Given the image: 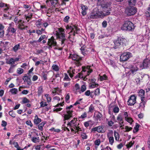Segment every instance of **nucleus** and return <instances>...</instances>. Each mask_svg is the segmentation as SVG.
Returning a JSON list of instances; mask_svg holds the SVG:
<instances>
[{"label": "nucleus", "mask_w": 150, "mask_h": 150, "mask_svg": "<svg viewBox=\"0 0 150 150\" xmlns=\"http://www.w3.org/2000/svg\"><path fill=\"white\" fill-rule=\"evenodd\" d=\"M9 33H8V32L6 34V36L7 37V38L8 40H11L12 35H11Z\"/></svg>", "instance_id": "52"}, {"label": "nucleus", "mask_w": 150, "mask_h": 150, "mask_svg": "<svg viewBox=\"0 0 150 150\" xmlns=\"http://www.w3.org/2000/svg\"><path fill=\"white\" fill-rule=\"evenodd\" d=\"M117 120L119 121H122V118L120 115H118L117 117Z\"/></svg>", "instance_id": "64"}, {"label": "nucleus", "mask_w": 150, "mask_h": 150, "mask_svg": "<svg viewBox=\"0 0 150 150\" xmlns=\"http://www.w3.org/2000/svg\"><path fill=\"white\" fill-rule=\"evenodd\" d=\"M90 67L88 66L86 67V68L85 67H82V71L80 73H79L77 75L75 76V78H83V72H85L87 71L86 69L88 70L87 71V75H88L89 74L92 72L93 70L91 69H90Z\"/></svg>", "instance_id": "6"}, {"label": "nucleus", "mask_w": 150, "mask_h": 150, "mask_svg": "<svg viewBox=\"0 0 150 150\" xmlns=\"http://www.w3.org/2000/svg\"><path fill=\"white\" fill-rule=\"evenodd\" d=\"M125 129H126L125 132H128L131 130L132 128V127H129L128 126H126Z\"/></svg>", "instance_id": "60"}, {"label": "nucleus", "mask_w": 150, "mask_h": 150, "mask_svg": "<svg viewBox=\"0 0 150 150\" xmlns=\"http://www.w3.org/2000/svg\"><path fill=\"white\" fill-rule=\"evenodd\" d=\"M57 36L60 39V40L61 41V45L63 47L65 45L64 42L66 40L65 35L64 34V29L62 28H58V30L57 31Z\"/></svg>", "instance_id": "2"}, {"label": "nucleus", "mask_w": 150, "mask_h": 150, "mask_svg": "<svg viewBox=\"0 0 150 150\" xmlns=\"http://www.w3.org/2000/svg\"><path fill=\"white\" fill-rule=\"evenodd\" d=\"M81 7L82 9L81 14L83 16H84L86 14L88 8L87 6L83 4L81 5Z\"/></svg>", "instance_id": "19"}, {"label": "nucleus", "mask_w": 150, "mask_h": 150, "mask_svg": "<svg viewBox=\"0 0 150 150\" xmlns=\"http://www.w3.org/2000/svg\"><path fill=\"white\" fill-rule=\"evenodd\" d=\"M95 110L94 106L93 104H91L89 107L88 113H92Z\"/></svg>", "instance_id": "26"}, {"label": "nucleus", "mask_w": 150, "mask_h": 150, "mask_svg": "<svg viewBox=\"0 0 150 150\" xmlns=\"http://www.w3.org/2000/svg\"><path fill=\"white\" fill-rule=\"evenodd\" d=\"M113 111L114 113H118L119 111V108L117 106H115L113 108Z\"/></svg>", "instance_id": "49"}, {"label": "nucleus", "mask_w": 150, "mask_h": 150, "mask_svg": "<svg viewBox=\"0 0 150 150\" xmlns=\"http://www.w3.org/2000/svg\"><path fill=\"white\" fill-rule=\"evenodd\" d=\"M103 10L104 11V14H106L107 12L109 13V15L110 13V11H111L110 7V4L108 3H106L105 4H100Z\"/></svg>", "instance_id": "11"}, {"label": "nucleus", "mask_w": 150, "mask_h": 150, "mask_svg": "<svg viewBox=\"0 0 150 150\" xmlns=\"http://www.w3.org/2000/svg\"><path fill=\"white\" fill-rule=\"evenodd\" d=\"M109 13L107 12L104 14L103 12L100 11L98 8H95L92 11L90 14L89 17L90 18L96 19L103 17L104 16L109 15Z\"/></svg>", "instance_id": "1"}, {"label": "nucleus", "mask_w": 150, "mask_h": 150, "mask_svg": "<svg viewBox=\"0 0 150 150\" xmlns=\"http://www.w3.org/2000/svg\"><path fill=\"white\" fill-rule=\"evenodd\" d=\"M77 118H74L73 120L68 122L67 124L68 125L74 128L75 130H76V132H78L79 131L81 130V128L78 126L79 123L77 122Z\"/></svg>", "instance_id": "5"}, {"label": "nucleus", "mask_w": 150, "mask_h": 150, "mask_svg": "<svg viewBox=\"0 0 150 150\" xmlns=\"http://www.w3.org/2000/svg\"><path fill=\"white\" fill-rule=\"evenodd\" d=\"M43 61L42 60H40L39 61H37L36 62L35 65L36 66H38L40 64H43L42 63Z\"/></svg>", "instance_id": "63"}, {"label": "nucleus", "mask_w": 150, "mask_h": 150, "mask_svg": "<svg viewBox=\"0 0 150 150\" xmlns=\"http://www.w3.org/2000/svg\"><path fill=\"white\" fill-rule=\"evenodd\" d=\"M72 107V105H71L67 107H66V110L67 114L64 115V120H68L70 118L72 117L73 111L72 110H70Z\"/></svg>", "instance_id": "7"}, {"label": "nucleus", "mask_w": 150, "mask_h": 150, "mask_svg": "<svg viewBox=\"0 0 150 150\" xmlns=\"http://www.w3.org/2000/svg\"><path fill=\"white\" fill-rule=\"evenodd\" d=\"M69 57L70 58H71L73 60L76 61L74 63L76 66H79L81 65L80 61L81 60L82 58L76 54H70Z\"/></svg>", "instance_id": "8"}, {"label": "nucleus", "mask_w": 150, "mask_h": 150, "mask_svg": "<svg viewBox=\"0 0 150 150\" xmlns=\"http://www.w3.org/2000/svg\"><path fill=\"white\" fill-rule=\"evenodd\" d=\"M47 44L49 46V47L51 48H52V46L54 47L56 46L57 45V43L56 40L53 36L48 39Z\"/></svg>", "instance_id": "12"}, {"label": "nucleus", "mask_w": 150, "mask_h": 150, "mask_svg": "<svg viewBox=\"0 0 150 150\" xmlns=\"http://www.w3.org/2000/svg\"><path fill=\"white\" fill-rule=\"evenodd\" d=\"M16 66V65H11L9 69L8 70L9 73H12L13 71V68Z\"/></svg>", "instance_id": "44"}, {"label": "nucleus", "mask_w": 150, "mask_h": 150, "mask_svg": "<svg viewBox=\"0 0 150 150\" xmlns=\"http://www.w3.org/2000/svg\"><path fill=\"white\" fill-rule=\"evenodd\" d=\"M139 125L137 123H136L135 126L134 127L133 132L135 133L137 132L139 130Z\"/></svg>", "instance_id": "35"}, {"label": "nucleus", "mask_w": 150, "mask_h": 150, "mask_svg": "<svg viewBox=\"0 0 150 150\" xmlns=\"http://www.w3.org/2000/svg\"><path fill=\"white\" fill-rule=\"evenodd\" d=\"M80 50L81 51V53L84 56H85L87 55V54L88 53V52H90V51H89L87 49L83 47H81Z\"/></svg>", "instance_id": "21"}, {"label": "nucleus", "mask_w": 150, "mask_h": 150, "mask_svg": "<svg viewBox=\"0 0 150 150\" xmlns=\"http://www.w3.org/2000/svg\"><path fill=\"white\" fill-rule=\"evenodd\" d=\"M108 138L109 139V143L111 145H112L114 142V137L112 136L110 137L109 134L107 135Z\"/></svg>", "instance_id": "27"}, {"label": "nucleus", "mask_w": 150, "mask_h": 150, "mask_svg": "<svg viewBox=\"0 0 150 150\" xmlns=\"http://www.w3.org/2000/svg\"><path fill=\"white\" fill-rule=\"evenodd\" d=\"M137 11V8L134 7H129L126 9L125 13L128 16H129L134 15Z\"/></svg>", "instance_id": "9"}, {"label": "nucleus", "mask_w": 150, "mask_h": 150, "mask_svg": "<svg viewBox=\"0 0 150 150\" xmlns=\"http://www.w3.org/2000/svg\"><path fill=\"white\" fill-rule=\"evenodd\" d=\"M30 101L26 97H24L23 98L22 102L23 103H29Z\"/></svg>", "instance_id": "50"}, {"label": "nucleus", "mask_w": 150, "mask_h": 150, "mask_svg": "<svg viewBox=\"0 0 150 150\" xmlns=\"http://www.w3.org/2000/svg\"><path fill=\"white\" fill-rule=\"evenodd\" d=\"M142 102L140 104V106L144 108L145 107V104L146 103V100L144 98L141 99Z\"/></svg>", "instance_id": "32"}, {"label": "nucleus", "mask_w": 150, "mask_h": 150, "mask_svg": "<svg viewBox=\"0 0 150 150\" xmlns=\"http://www.w3.org/2000/svg\"><path fill=\"white\" fill-rule=\"evenodd\" d=\"M114 135L115 140L116 141H119L120 139V135L119 133L116 131H114Z\"/></svg>", "instance_id": "31"}, {"label": "nucleus", "mask_w": 150, "mask_h": 150, "mask_svg": "<svg viewBox=\"0 0 150 150\" xmlns=\"http://www.w3.org/2000/svg\"><path fill=\"white\" fill-rule=\"evenodd\" d=\"M23 79L25 81L27 82L28 83H30V79L29 78L28 76H24L23 78Z\"/></svg>", "instance_id": "41"}, {"label": "nucleus", "mask_w": 150, "mask_h": 150, "mask_svg": "<svg viewBox=\"0 0 150 150\" xmlns=\"http://www.w3.org/2000/svg\"><path fill=\"white\" fill-rule=\"evenodd\" d=\"M145 91L143 89H141L139 92V96L141 97V99L142 98H144V95Z\"/></svg>", "instance_id": "28"}, {"label": "nucleus", "mask_w": 150, "mask_h": 150, "mask_svg": "<svg viewBox=\"0 0 150 150\" xmlns=\"http://www.w3.org/2000/svg\"><path fill=\"white\" fill-rule=\"evenodd\" d=\"M87 117V113L86 112H84L80 117H79L80 118H84Z\"/></svg>", "instance_id": "57"}, {"label": "nucleus", "mask_w": 150, "mask_h": 150, "mask_svg": "<svg viewBox=\"0 0 150 150\" xmlns=\"http://www.w3.org/2000/svg\"><path fill=\"white\" fill-rule=\"evenodd\" d=\"M52 68L53 70L55 71H58L59 70V67L56 65L53 64L52 66Z\"/></svg>", "instance_id": "42"}, {"label": "nucleus", "mask_w": 150, "mask_h": 150, "mask_svg": "<svg viewBox=\"0 0 150 150\" xmlns=\"http://www.w3.org/2000/svg\"><path fill=\"white\" fill-rule=\"evenodd\" d=\"M43 90L42 86L39 87L38 88V96H40L43 93Z\"/></svg>", "instance_id": "40"}, {"label": "nucleus", "mask_w": 150, "mask_h": 150, "mask_svg": "<svg viewBox=\"0 0 150 150\" xmlns=\"http://www.w3.org/2000/svg\"><path fill=\"white\" fill-rule=\"evenodd\" d=\"M134 28L133 24L129 21H125L121 27V29L123 30L131 31Z\"/></svg>", "instance_id": "3"}, {"label": "nucleus", "mask_w": 150, "mask_h": 150, "mask_svg": "<svg viewBox=\"0 0 150 150\" xmlns=\"http://www.w3.org/2000/svg\"><path fill=\"white\" fill-rule=\"evenodd\" d=\"M150 65L149 61L147 59L144 60L143 63L140 65V67L142 69L147 68Z\"/></svg>", "instance_id": "17"}, {"label": "nucleus", "mask_w": 150, "mask_h": 150, "mask_svg": "<svg viewBox=\"0 0 150 150\" xmlns=\"http://www.w3.org/2000/svg\"><path fill=\"white\" fill-rule=\"evenodd\" d=\"M86 89V86L84 85L81 86V90L79 91L80 93L84 92Z\"/></svg>", "instance_id": "38"}, {"label": "nucleus", "mask_w": 150, "mask_h": 150, "mask_svg": "<svg viewBox=\"0 0 150 150\" xmlns=\"http://www.w3.org/2000/svg\"><path fill=\"white\" fill-rule=\"evenodd\" d=\"M9 114L13 118L16 117V114L13 110L10 111L9 112Z\"/></svg>", "instance_id": "51"}, {"label": "nucleus", "mask_w": 150, "mask_h": 150, "mask_svg": "<svg viewBox=\"0 0 150 150\" xmlns=\"http://www.w3.org/2000/svg\"><path fill=\"white\" fill-rule=\"evenodd\" d=\"M102 117V115L100 112H98L96 114L95 118L96 120L98 121H100Z\"/></svg>", "instance_id": "25"}, {"label": "nucleus", "mask_w": 150, "mask_h": 150, "mask_svg": "<svg viewBox=\"0 0 150 150\" xmlns=\"http://www.w3.org/2000/svg\"><path fill=\"white\" fill-rule=\"evenodd\" d=\"M70 79L69 78L67 74H65V77L64 79V80L69 81L70 80Z\"/></svg>", "instance_id": "58"}, {"label": "nucleus", "mask_w": 150, "mask_h": 150, "mask_svg": "<svg viewBox=\"0 0 150 150\" xmlns=\"http://www.w3.org/2000/svg\"><path fill=\"white\" fill-rule=\"evenodd\" d=\"M52 5L55 6L58 3V0H50Z\"/></svg>", "instance_id": "47"}, {"label": "nucleus", "mask_w": 150, "mask_h": 150, "mask_svg": "<svg viewBox=\"0 0 150 150\" xmlns=\"http://www.w3.org/2000/svg\"><path fill=\"white\" fill-rule=\"evenodd\" d=\"M41 121V119L38 118L37 115H36L35 117V119L34 120V122L35 125L39 124Z\"/></svg>", "instance_id": "24"}, {"label": "nucleus", "mask_w": 150, "mask_h": 150, "mask_svg": "<svg viewBox=\"0 0 150 150\" xmlns=\"http://www.w3.org/2000/svg\"><path fill=\"white\" fill-rule=\"evenodd\" d=\"M107 77L105 74H104L102 76H100V79L101 81L106 80L107 79Z\"/></svg>", "instance_id": "54"}, {"label": "nucleus", "mask_w": 150, "mask_h": 150, "mask_svg": "<svg viewBox=\"0 0 150 150\" xmlns=\"http://www.w3.org/2000/svg\"><path fill=\"white\" fill-rule=\"evenodd\" d=\"M81 135L83 139H86L87 138V136L85 133H81Z\"/></svg>", "instance_id": "59"}, {"label": "nucleus", "mask_w": 150, "mask_h": 150, "mask_svg": "<svg viewBox=\"0 0 150 150\" xmlns=\"http://www.w3.org/2000/svg\"><path fill=\"white\" fill-rule=\"evenodd\" d=\"M93 92H91L90 90H87L84 93V95L87 96H90V97L91 98H93Z\"/></svg>", "instance_id": "30"}, {"label": "nucleus", "mask_w": 150, "mask_h": 150, "mask_svg": "<svg viewBox=\"0 0 150 150\" xmlns=\"http://www.w3.org/2000/svg\"><path fill=\"white\" fill-rule=\"evenodd\" d=\"M9 92L12 94H16L18 93V90L17 89L14 88L10 89Z\"/></svg>", "instance_id": "33"}, {"label": "nucleus", "mask_w": 150, "mask_h": 150, "mask_svg": "<svg viewBox=\"0 0 150 150\" xmlns=\"http://www.w3.org/2000/svg\"><path fill=\"white\" fill-rule=\"evenodd\" d=\"M128 1L130 6L134 5L136 3V0H128Z\"/></svg>", "instance_id": "36"}, {"label": "nucleus", "mask_w": 150, "mask_h": 150, "mask_svg": "<svg viewBox=\"0 0 150 150\" xmlns=\"http://www.w3.org/2000/svg\"><path fill=\"white\" fill-rule=\"evenodd\" d=\"M60 90L58 87L54 88L52 90V93L53 96H54L56 94V93H57V91H59Z\"/></svg>", "instance_id": "29"}, {"label": "nucleus", "mask_w": 150, "mask_h": 150, "mask_svg": "<svg viewBox=\"0 0 150 150\" xmlns=\"http://www.w3.org/2000/svg\"><path fill=\"white\" fill-rule=\"evenodd\" d=\"M39 137H33L31 139L32 141L34 142V143H36L37 142H39Z\"/></svg>", "instance_id": "46"}, {"label": "nucleus", "mask_w": 150, "mask_h": 150, "mask_svg": "<svg viewBox=\"0 0 150 150\" xmlns=\"http://www.w3.org/2000/svg\"><path fill=\"white\" fill-rule=\"evenodd\" d=\"M45 124V122H42L38 126L39 129L42 131L43 130V127L44 126Z\"/></svg>", "instance_id": "34"}, {"label": "nucleus", "mask_w": 150, "mask_h": 150, "mask_svg": "<svg viewBox=\"0 0 150 150\" xmlns=\"http://www.w3.org/2000/svg\"><path fill=\"white\" fill-rule=\"evenodd\" d=\"M47 104L45 102H44L42 101L40 102V106L42 107H44L45 106H47Z\"/></svg>", "instance_id": "62"}, {"label": "nucleus", "mask_w": 150, "mask_h": 150, "mask_svg": "<svg viewBox=\"0 0 150 150\" xmlns=\"http://www.w3.org/2000/svg\"><path fill=\"white\" fill-rule=\"evenodd\" d=\"M45 97H46L47 101L48 102H49L51 101V98L48 94H45Z\"/></svg>", "instance_id": "48"}, {"label": "nucleus", "mask_w": 150, "mask_h": 150, "mask_svg": "<svg viewBox=\"0 0 150 150\" xmlns=\"http://www.w3.org/2000/svg\"><path fill=\"white\" fill-rule=\"evenodd\" d=\"M18 19L16 17H15L14 19V21L15 23L17 25L18 28L21 30H23L25 29H27L28 26L24 24L25 22L22 20H19L18 21Z\"/></svg>", "instance_id": "4"}, {"label": "nucleus", "mask_w": 150, "mask_h": 150, "mask_svg": "<svg viewBox=\"0 0 150 150\" xmlns=\"http://www.w3.org/2000/svg\"><path fill=\"white\" fill-rule=\"evenodd\" d=\"M136 97L134 95H131L127 101V103L130 106L134 105L136 101Z\"/></svg>", "instance_id": "14"}, {"label": "nucleus", "mask_w": 150, "mask_h": 150, "mask_svg": "<svg viewBox=\"0 0 150 150\" xmlns=\"http://www.w3.org/2000/svg\"><path fill=\"white\" fill-rule=\"evenodd\" d=\"M117 40L122 47L125 45V42L126 41V39L120 37L118 38Z\"/></svg>", "instance_id": "20"}, {"label": "nucleus", "mask_w": 150, "mask_h": 150, "mask_svg": "<svg viewBox=\"0 0 150 150\" xmlns=\"http://www.w3.org/2000/svg\"><path fill=\"white\" fill-rule=\"evenodd\" d=\"M9 26L8 27L7 31L8 32V33H10L12 34H16L17 29L16 28H14V23H11L9 25Z\"/></svg>", "instance_id": "13"}, {"label": "nucleus", "mask_w": 150, "mask_h": 150, "mask_svg": "<svg viewBox=\"0 0 150 150\" xmlns=\"http://www.w3.org/2000/svg\"><path fill=\"white\" fill-rule=\"evenodd\" d=\"M126 120L127 122L130 123V124H132V122H133L132 119L130 117H128L127 118L125 119Z\"/></svg>", "instance_id": "61"}, {"label": "nucleus", "mask_w": 150, "mask_h": 150, "mask_svg": "<svg viewBox=\"0 0 150 150\" xmlns=\"http://www.w3.org/2000/svg\"><path fill=\"white\" fill-rule=\"evenodd\" d=\"M6 63L7 64H11V65H13L14 64V60L13 58H11L10 59H6Z\"/></svg>", "instance_id": "22"}, {"label": "nucleus", "mask_w": 150, "mask_h": 150, "mask_svg": "<svg viewBox=\"0 0 150 150\" xmlns=\"http://www.w3.org/2000/svg\"><path fill=\"white\" fill-rule=\"evenodd\" d=\"M68 28L71 29V31L70 32L71 33L72 31H74L73 35L75 36V33H78V31H79V29L76 26L73 25L72 26H70Z\"/></svg>", "instance_id": "18"}, {"label": "nucleus", "mask_w": 150, "mask_h": 150, "mask_svg": "<svg viewBox=\"0 0 150 150\" xmlns=\"http://www.w3.org/2000/svg\"><path fill=\"white\" fill-rule=\"evenodd\" d=\"M132 56V54L129 52H124L120 56V60L124 62L127 60Z\"/></svg>", "instance_id": "10"}, {"label": "nucleus", "mask_w": 150, "mask_h": 150, "mask_svg": "<svg viewBox=\"0 0 150 150\" xmlns=\"http://www.w3.org/2000/svg\"><path fill=\"white\" fill-rule=\"evenodd\" d=\"M104 127L103 126H99L92 128V131H97L98 133H103L105 131L103 129Z\"/></svg>", "instance_id": "15"}, {"label": "nucleus", "mask_w": 150, "mask_h": 150, "mask_svg": "<svg viewBox=\"0 0 150 150\" xmlns=\"http://www.w3.org/2000/svg\"><path fill=\"white\" fill-rule=\"evenodd\" d=\"M33 16V14L32 13H28V15L27 16H25V18L27 20V22H28L31 19Z\"/></svg>", "instance_id": "39"}, {"label": "nucleus", "mask_w": 150, "mask_h": 150, "mask_svg": "<svg viewBox=\"0 0 150 150\" xmlns=\"http://www.w3.org/2000/svg\"><path fill=\"white\" fill-rule=\"evenodd\" d=\"M42 145H39L35 147V149L36 150H43V149L42 147Z\"/></svg>", "instance_id": "55"}, {"label": "nucleus", "mask_w": 150, "mask_h": 150, "mask_svg": "<svg viewBox=\"0 0 150 150\" xmlns=\"http://www.w3.org/2000/svg\"><path fill=\"white\" fill-rule=\"evenodd\" d=\"M114 43L115 45L113 47V48L114 49H116L119 47H122L117 39L115 40L114 41Z\"/></svg>", "instance_id": "23"}, {"label": "nucleus", "mask_w": 150, "mask_h": 150, "mask_svg": "<svg viewBox=\"0 0 150 150\" xmlns=\"http://www.w3.org/2000/svg\"><path fill=\"white\" fill-rule=\"evenodd\" d=\"M17 72L18 74H21L23 72V70L21 68H18L17 69Z\"/></svg>", "instance_id": "53"}, {"label": "nucleus", "mask_w": 150, "mask_h": 150, "mask_svg": "<svg viewBox=\"0 0 150 150\" xmlns=\"http://www.w3.org/2000/svg\"><path fill=\"white\" fill-rule=\"evenodd\" d=\"M128 68L130 69V71L132 74H135L138 70V68L136 65L129 64Z\"/></svg>", "instance_id": "16"}, {"label": "nucleus", "mask_w": 150, "mask_h": 150, "mask_svg": "<svg viewBox=\"0 0 150 150\" xmlns=\"http://www.w3.org/2000/svg\"><path fill=\"white\" fill-rule=\"evenodd\" d=\"M146 16L147 17H150V4L149 5V6L148 7L146 13Z\"/></svg>", "instance_id": "45"}, {"label": "nucleus", "mask_w": 150, "mask_h": 150, "mask_svg": "<svg viewBox=\"0 0 150 150\" xmlns=\"http://www.w3.org/2000/svg\"><path fill=\"white\" fill-rule=\"evenodd\" d=\"M20 46V44L16 45L13 48V50L14 52H16L19 49Z\"/></svg>", "instance_id": "37"}, {"label": "nucleus", "mask_w": 150, "mask_h": 150, "mask_svg": "<svg viewBox=\"0 0 150 150\" xmlns=\"http://www.w3.org/2000/svg\"><path fill=\"white\" fill-rule=\"evenodd\" d=\"M41 20H38L36 23V25L38 28L40 27L41 25L42 24L41 22Z\"/></svg>", "instance_id": "43"}, {"label": "nucleus", "mask_w": 150, "mask_h": 150, "mask_svg": "<svg viewBox=\"0 0 150 150\" xmlns=\"http://www.w3.org/2000/svg\"><path fill=\"white\" fill-rule=\"evenodd\" d=\"M46 37V36L45 35H42L39 38L38 41H37L38 42H41L43 39H45Z\"/></svg>", "instance_id": "56"}]
</instances>
